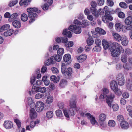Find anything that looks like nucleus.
<instances>
[{
	"label": "nucleus",
	"mask_w": 132,
	"mask_h": 132,
	"mask_svg": "<svg viewBox=\"0 0 132 132\" xmlns=\"http://www.w3.org/2000/svg\"><path fill=\"white\" fill-rule=\"evenodd\" d=\"M81 28L80 27L78 26L71 24L69 26L68 29H64L63 30L62 34L63 35H66L68 38H70L72 36L71 33L73 32L72 30H73L75 33L78 34H80L81 32Z\"/></svg>",
	"instance_id": "nucleus-1"
},
{
	"label": "nucleus",
	"mask_w": 132,
	"mask_h": 132,
	"mask_svg": "<svg viewBox=\"0 0 132 132\" xmlns=\"http://www.w3.org/2000/svg\"><path fill=\"white\" fill-rule=\"evenodd\" d=\"M111 54L113 57L118 56L121 53H123L124 50L122 47L119 44L115 42L113 43L110 47Z\"/></svg>",
	"instance_id": "nucleus-2"
},
{
	"label": "nucleus",
	"mask_w": 132,
	"mask_h": 132,
	"mask_svg": "<svg viewBox=\"0 0 132 132\" xmlns=\"http://www.w3.org/2000/svg\"><path fill=\"white\" fill-rule=\"evenodd\" d=\"M90 3L92 7L90 8V11L94 16H101L104 14V11L101 9H99L98 11H96V3L94 1H92Z\"/></svg>",
	"instance_id": "nucleus-3"
},
{
	"label": "nucleus",
	"mask_w": 132,
	"mask_h": 132,
	"mask_svg": "<svg viewBox=\"0 0 132 132\" xmlns=\"http://www.w3.org/2000/svg\"><path fill=\"white\" fill-rule=\"evenodd\" d=\"M66 64L64 63H62L61 67L62 73L67 78H70L71 76V75L72 73V68L69 67L67 68Z\"/></svg>",
	"instance_id": "nucleus-4"
},
{
	"label": "nucleus",
	"mask_w": 132,
	"mask_h": 132,
	"mask_svg": "<svg viewBox=\"0 0 132 132\" xmlns=\"http://www.w3.org/2000/svg\"><path fill=\"white\" fill-rule=\"evenodd\" d=\"M114 94H112L108 95H104V94H102L100 95L99 98L102 100L107 97L106 100V102L109 106L111 107V103L113 101V99L114 98Z\"/></svg>",
	"instance_id": "nucleus-5"
},
{
	"label": "nucleus",
	"mask_w": 132,
	"mask_h": 132,
	"mask_svg": "<svg viewBox=\"0 0 132 132\" xmlns=\"http://www.w3.org/2000/svg\"><path fill=\"white\" fill-rule=\"evenodd\" d=\"M110 86L111 89L116 94L120 95L122 94L121 91L118 88L117 83L116 81L112 80L110 83Z\"/></svg>",
	"instance_id": "nucleus-6"
},
{
	"label": "nucleus",
	"mask_w": 132,
	"mask_h": 132,
	"mask_svg": "<svg viewBox=\"0 0 132 132\" xmlns=\"http://www.w3.org/2000/svg\"><path fill=\"white\" fill-rule=\"evenodd\" d=\"M27 11L29 13L28 16H37L38 15L37 13H39L41 12L35 7L28 8L27 9Z\"/></svg>",
	"instance_id": "nucleus-7"
},
{
	"label": "nucleus",
	"mask_w": 132,
	"mask_h": 132,
	"mask_svg": "<svg viewBox=\"0 0 132 132\" xmlns=\"http://www.w3.org/2000/svg\"><path fill=\"white\" fill-rule=\"evenodd\" d=\"M35 84H34L32 86L31 91L32 93L35 92H40L42 93H45L46 91V88L44 87L36 86Z\"/></svg>",
	"instance_id": "nucleus-8"
},
{
	"label": "nucleus",
	"mask_w": 132,
	"mask_h": 132,
	"mask_svg": "<svg viewBox=\"0 0 132 132\" xmlns=\"http://www.w3.org/2000/svg\"><path fill=\"white\" fill-rule=\"evenodd\" d=\"M116 79L119 85L122 86L124 85L125 82V79L123 75L120 73L117 75Z\"/></svg>",
	"instance_id": "nucleus-9"
},
{
	"label": "nucleus",
	"mask_w": 132,
	"mask_h": 132,
	"mask_svg": "<svg viewBox=\"0 0 132 132\" xmlns=\"http://www.w3.org/2000/svg\"><path fill=\"white\" fill-rule=\"evenodd\" d=\"M35 107L37 112H39L43 110L44 107V104L41 102H38L36 103Z\"/></svg>",
	"instance_id": "nucleus-10"
},
{
	"label": "nucleus",
	"mask_w": 132,
	"mask_h": 132,
	"mask_svg": "<svg viewBox=\"0 0 132 132\" xmlns=\"http://www.w3.org/2000/svg\"><path fill=\"white\" fill-rule=\"evenodd\" d=\"M4 127L7 129H10L13 127V123L10 121H5L4 123Z\"/></svg>",
	"instance_id": "nucleus-11"
},
{
	"label": "nucleus",
	"mask_w": 132,
	"mask_h": 132,
	"mask_svg": "<svg viewBox=\"0 0 132 132\" xmlns=\"http://www.w3.org/2000/svg\"><path fill=\"white\" fill-rule=\"evenodd\" d=\"M85 115V116L88 117V119H90V122L92 125H95L96 122L98 123L97 121L95 120V118L93 115H91L90 113H87Z\"/></svg>",
	"instance_id": "nucleus-12"
},
{
	"label": "nucleus",
	"mask_w": 132,
	"mask_h": 132,
	"mask_svg": "<svg viewBox=\"0 0 132 132\" xmlns=\"http://www.w3.org/2000/svg\"><path fill=\"white\" fill-rule=\"evenodd\" d=\"M126 82L127 89L130 91L132 90V82L131 80L128 78L127 79Z\"/></svg>",
	"instance_id": "nucleus-13"
},
{
	"label": "nucleus",
	"mask_w": 132,
	"mask_h": 132,
	"mask_svg": "<svg viewBox=\"0 0 132 132\" xmlns=\"http://www.w3.org/2000/svg\"><path fill=\"white\" fill-rule=\"evenodd\" d=\"M71 59V56L69 54H67L64 55L63 58V59L64 62H69V63H67V64H69L71 62L70 60Z\"/></svg>",
	"instance_id": "nucleus-14"
},
{
	"label": "nucleus",
	"mask_w": 132,
	"mask_h": 132,
	"mask_svg": "<svg viewBox=\"0 0 132 132\" xmlns=\"http://www.w3.org/2000/svg\"><path fill=\"white\" fill-rule=\"evenodd\" d=\"M87 58V56L85 54L81 55L79 56L77 58L78 62L82 63L85 61Z\"/></svg>",
	"instance_id": "nucleus-15"
},
{
	"label": "nucleus",
	"mask_w": 132,
	"mask_h": 132,
	"mask_svg": "<svg viewBox=\"0 0 132 132\" xmlns=\"http://www.w3.org/2000/svg\"><path fill=\"white\" fill-rule=\"evenodd\" d=\"M50 79L51 81H53L54 83H56L59 81L60 77L59 76L56 77L55 75H52L50 77Z\"/></svg>",
	"instance_id": "nucleus-16"
},
{
	"label": "nucleus",
	"mask_w": 132,
	"mask_h": 132,
	"mask_svg": "<svg viewBox=\"0 0 132 132\" xmlns=\"http://www.w3.org/2000/svg\"><path fill=\"white\" fill-rule=\"evenodd\" d=\"M68 82L65 79H62L61 80L59 86L61 88H64L67 85Z\"/></svg>",
	"instance_id": "nucleus-17"
},
{
	"label": "nucleus",
	"mask_w": 132,
	"mask_h": 132,
	"mask_svg": "<svg viewBox=\"0 0 132 132\" xmlns=\"http://www.w3.org/2000/svg\"><path fill=\"white\" fill-rule=\"evenodd\" d=\"M89 25V23L88 21L87 20H82L81 22L80 27L81 28H85L88 26Z\"/></svg>",
	"instance_id": "nucleus-18"
},
{
	"label": "nucleus",
	"mask_w": 132,
	"mask_h": 132,
	"mask_svg": "<svg viewBox=\"0 0 132 132\" xmlns=\"http://www.w3.org/2000/svg\"><path fill=\"white\" fill-rule=\"evenodd\" d=\"M12 24L14 27L16 28H20L21 26V23L18 21L15 20L12 23Z\"/></svg>",
	"instance_id": "nucleus-19"
},
{
	"label": "nucleus",
	"mask_w": 132,
	"mask_h": 132,
	"mask_svg": "<svg viewBox=\"0 0 132 132\" xmlns=\"http://www.w3.org/2000/svg\"><path fill=\"white\" fill-rule=\"evenodd\" d=\"M31 0H21L19 2V4L21 6L23 5L24 6L26 7L28 5L29 3Z\"/></svg>",
	"instance_id": "nucleus-20"
},
{
	"label": "nucleus",
	"mask_w": 132,
	"mask_h": 132,
	"mask_svg": "<svg viewBox=\"0 0 132 132\" xmlns=\"http://www.w3.org/2000/svg\"><path fill=\"white\" fill-rule=\"evenodd\" d=\"M21 15V13L20 12L18 13H14L12 14L11 16L9 12H6L4 15V16H19Z\"/></svg>",
	"instance_id": "nucleus-21"
},
{
	"label": "nucleus",
	"mask_w": 132,
	"mask_h": 132,
	"mask_svg": "<svg viewBox=\"0 0 132 132\" xmlns=\"http://www.w3.org/2000/svg\"><path fill=\"white\" fill-rule=\"evenodd\" d=\"M121 128L124 129H127L129 127L128 123L124 121L120 123Z\"/></svg>",
	"instance_id": "nucleus-22"
},
{
	"label": "nucleus",
	"mask_w": 132,
	"mask_h": 132,
	"mask_svg": "<svg viewBox=\"0 0 132 132\" xmlns=\"http://www.w3.org/2000/svg\"><path fill=\"white\" fill-rule=\"evenodd\" d=\"M14 30L10 29L6 31L4 33V35L5 37L9 36L11 35L13 33Z\"/></svg>",
	"instance_id": "nucleus-23"
},
{
	"label": "nucleus",
	"mask_w": 132,
	"mask_h": 132,
	"mask_svg": "<svg viewBox=\"0 0 132 132\" xmlns=\"http://www.w3.org/2000/svg\"><path fill=\"white\" fill-rule=\"evenodd\" d=\"M54 60H55L54 55L53 56H51L50 59H48L47 60V62L45 63V65L48 66L50 65L53 63V61Z\"/></svg>",
	"instance_id": "nucleus-24"
},
{
	"label": "nucleus",
	"mask_w": 132,
	"mask_h": 132,
	"mask_svg": "<svg viewBox=\"0 0 132 132\" xmlns=\"http://www.w3.org/2000/svg\"><path fill=\"white\" fill-rule=\"evenodd\" d=\"M102 44L104 49L105 50L108 49L110 47L108 43L105 39L102 40Z\"/></svg>",
	"instance_id": "nucleus-25"
},
{
	"label": "nucleus",
	"mask_w": 132,
	"mask_h": 132,
	"mask_svg": "<svg viewBox=\"0 0 132 132\" xmlns=\"http://www.w3.org/2000/svg\"><path fill=\"white\" fill-rule=\"evenodd\" d=\"M10 26L9 24H6L0 26V32L7 30L10 28Z\"/></svg>",
	"instance_id": "nucleus-26"
},
{
	"label": "nucleus",
	"mask_w": 132,
	"mask_h": 132,
	"mask_svg": "<svg viewBox=\"0 0 132 132\" xmlns=\"http://www.w3.org/2000/svg\"><path fill=\"white\" fill-rule=\"evenodd\" d=\"M127 30L132 31V23L131 24L127 27L124 25L122 26V31H123L125 32Z\"/></svg>",
	"instance_id": "nucleus-27"
},
{
	"label": "nucleus",
	"mask_w": 132,
	"mask_h": 132,
	"mask_svg": "<svg viewBox=\"0 0 132 132\" xmlns=\"http://www.w3.org/2000/svg\"><path fill=\"white\" fill-rule=\"evenodd\" d=\"M113 19V17H102V20L105 23H108L109 21H111Z\"/></svg>",
	"instance_id": "nucleus-28"
},
{
	"label": "nucleus",
	"mask_w": 132,
	"mask_h": 132,
	"mask_svg": "<svg viewBox=\"0 0 132 132\" xmlns=\"http://www.w3.org/2000/svg\"><path fill=\"white\" fill-rule=\"evenodd\" d=\"M106 115L104 113L100 114L99 116L100 120L101 122L104 121L106 119Z\"/></svg>",
	"instance_id": "nucleus-29"
},
{
	"label": "nucleus",
	"mask_w": 132,
	"mask_h": 132,
	"mask_svg": "<svg viewBox=\"0 0 132 132\" xmlns=\"http://www.w3.org/2000/svg\"><path fill=\"white\" fill-rule=\"evenodd\" d=\"M125 22L126 25H129L132 22V17H127L125 19Z\"/></svg>",
	"instance_id": "nucleus-30"
},
{
	"label": "nucleus",
	"mask_w": 132,
	"mask_h": 132,
	"mask_svg": "<svg viewBox=\"0 0 132 132\" xmlns=\"http://www.w3.org/2000/svg\"><path fill=\"white\" fill-rule=\"evenodd\" d=\"M122 44L124 46L127 45L128 44V39L126 37L123 38L121 40Z\"/></svg>",
	"instance_id": "nucleus-31"
},
{
	"label": "nucleus",
	"mask_w": 132,
	"mask_h": 132,
	"mask_svg": "<svg viewBox=\"0 0 132 132\" xmlns=\"http://www.w3.org/2000/svg\"><path fill=\"white\" fill-rule=\"evenodd\" d=\"M95 30L98 32L100 35L101 34L104 35L106 33L105 31L104 30L99 27L96 28Z\"/></svg>",
	"instance_id": "nucleus-32"
},
{
	"label": "nucleus",
	"mask_w": 132,
	"mask_h": 132,
	"mask_svg": "<svg viewBox=\"0 0 132 132\" xmlns=\"http://www.w3.org/2000/svg\"><path fill=\"white\" fill-rule=\"evenodd\" d=\"M115 27L116 30L119 31H120L122 30V26L121 27V26L120 23H117L115 25Z\"/></svg>",
	"instance_id": "nucleus-33"
},
{
	"label": "nucleus",
	"mask_w": 132,
	"mask_h": 132,
	"mask_svg": "<svg viewBox=\"0 0 132 132\" xmlns=\"http://www.w3.org/2000/svg\"><path fill=\"white\" fill-rule=\"evenodd\" d=\"M108 8V7L107 6H106L104 7V9L106 10H105V14L106 15H103L102 16H111L110 15L111 12H110L109 11L107 10L108 9H107Z\"/></svg>",
	"instance_id": "nucleus-34"
},
{
	"label": "nucleus",
	"mask_w": 132,
	"mask_h": 132,
	"mask_svg": "<svg viewBox=\"0 0 132 132\" xmlns=\"http://www.w3.org/2000/svg\"><path fill=\"white\" fill-rule=\"evenodd\" d=\"M113 36L117 41H119L121 40L122 38L121 36L118 34L117 33H114Z\"/></svg>",
	"instance_id": "nucleus-35"
},
{
	"label": "nucleus",
	"mask_w": 132,
	"mask_h": 132,
	"mask_svg": "<svg viewBox=\"0 0 132 132\" xmlns=\"http://www.w3.org/2000/svg\"><path fill=\"white\" fill-rule=\"evenodd\" d=\"M76 100L70 101V105L71 108H75L76 106Z\"/></svg>",
	"instance_id": "nucleus-36"
},
{
	"label": "nucleus",
	"mask_w": 132,
	"mask_h": 132,
	"mask_svg": "<svg viewBox=\"0 0 132 132\" xmlns=\"http://www.w3.org/2000/svg\"><path fill=\"white\" fill-rule=\"evenodd\" d=\"M120 6L123 9H126L128 7L127 5L125 2H122L119 4Z\"/></svg>",
	"instance_id": "nucleus-37"
},
{
	"label": "nucleus",
	"mask_w": 132,
	"mask_h": 132,
	"mask_svg": "<svg viewBox=\"0 0 132 132\" xmlns=\"http://www.w3.org/2000/svg\"><path fill=\"white\" fill-rule=\"evenodd\" d=\"M101 49L100 46L98 45L95 46L93 49V51L96 52H99Z\"/></svg>",
	"instance_id": "nucleus-38"
},
{
	"label": "nucleus",
	"mask_w": 132,
	"mask_h": 132,
	"mask_svg": "<svg viewBox=\"0 0 132 132\" xmlns=\"http://www.w3.org/2000/svg\"><path fill=\"white\" fill-rule=\"evenodd\" d=\"M94 42V41L92 37L88 38L87 40V45H92L93 44Z\"/></svg>",
	"instance_id": "nucleus-39"
},
{
	"label": "nucleus",
	"mask_w": 132,
	"mask_h": 132,
	"mask_svg": "<svg viewBox=\"0 0 132 132\" xmlns=\"http://www.w3.org/2000/svg\"><path fill=\"white\" fill-rule=\"evenodd\" d=\"M53 116V113L52 111H48L46 113V116L48 118H52Z\"/></svg>",
	"instance_id": "nucleus-40"
},
{
	"label": "nucleus",
	"mask_w": 132,
	"mask_h": 132,
	"mask_svg": "<svg viewBox=\"0 0 132 132\" xmlns=\"http://www.w3.org/2000/svg\"><path fill=\"white\" fill-rule=\"evenodd\" d=\"M74 109L71 108L69 110V114L71 116L74 115L76 112V110Z\"/></svg>",
	"instance_id": "nucleus-41"
},
{
	"label": "nucleus",
	"mask_w": 132,
	"mask_h": 132,
	"mask_svg": "<svg viewBox=\"0 0 132 132\" xmlns=\"http://www.w3.org/2000/svg\"><path fill=\"white\" fill-rule=\"evenodd\" d=\"M64 50L63 48H59L57 51V54L62 56L64 53Z\"/></svg>",
	"instance_id": "nucleus-42"
},
{
	"label": "nucleus",
	"mask_w": 132,
	"mask_h": 132,
	"mask_svg": "<svg viewBox=\"0 0 132 132\" xmlns=\"http://www.w3.org/2000/svg\"><path fill=\"white\" fill-rule=\"evenodd\" d=\"M121 60L123 62L125 63L127 62V56L126 54H123L121 55Z\"/></svg>",
	"instance_id": "nucleus-43"
},
{
	"label": "nucleus",
	"mask_w": 132,
	"mask_h": 132,
	"mask_svg": "<svg viewBox=\"0 0 132 132\" xmlns=\"http://www.w3.org/2000/svg\"><path fill=\"white\" fill-rule=\"evenodd\" d=\"M127 111L129 112L130 116L132 117V106L130 105H128L126 107Z\"/></svg>",
	"instance_id": "nucleus-44"
},
{
	"label": "nucleus",
	"mask_w": 132,
	"mask_h": 132,
	"mask_svg": "<svg viewBox=\"0 0 132 132\" xmlns=\"http://www.w3.org/2000/svg\"><path fill=\"white\" fill-rule=\"evenodd\" d=\"M117 121L118 123L124 121V118L123 116L121 115H118L117 117Z\"/></svg>",
	"instance_id": "nucleus-45"
},
{
	"label": "nucleus",
	"mask_w": 132,
	"mask_h": 132,
	"mask_svg": "<svg viewBox=\"0 0 132 132\" xmlns=\"http://www.w3.org/2000/svg\"><path fill=\"white\" fill-rule=\"evenodd\" d=\"M54 57L55 60L58 62L60 61L62 58V56L59 54H57V55H55Z\"/></svg>",
	"instance_id": "nucleus-46"
},
{
	"label": "nucleus",
	"mask_w": 132,
	"mask_h": 132,
	"mask_svg": "<svg viewBox=\"0 0 132 132\" xmlns=\"http://www.w3.org/2000/svg\"><path fill=\"white\" fill-rule=\"evenodd\" d=\"M14 121L16 123L18 127L19 128V129L21 128V123L20 121L18 119H15Z\"/></svg>",
	"instance_id": "nucleus-47"
},
{
	"label": "nucleus",
	"mask_w": 132,
	"mask_h": 132,
	"mask_svg": "<svg viewBox=\"0 0 132 132\" xmlns=\"http://www.w3.org/2000/svg\"><path fill=\"white\" fill-rule=\"evenodd\" d=\"M74 43L72 41H69L67 42L66 44H64L65 47H72Z\"/></svg>",
	"instance_id": "nucleus-48"
},
{
	"label": "nucleus",
	"mask_w": 132,
	"mask_h": 132,
	"mask_svg": "<svg viewBox=\"0 0 132 132\" xmlns=\"http://www.w3.org/2000/svg\"><path fill=\"white\" fill-rule=\"evenodd\" d=\"M53 98L52 96H48L47 98L46 102L48 104L51 103L53 101Z\"/></svg>",
	"instance_id": "nucleus-49"
},
{
	"label": "nucleus",
	"mask_w": 132,
	"mask_h": 132,
	"mask_svg": "<svg viewBox=\"0 0 132 132\" xmlns=\"http://www.w3.org/2000/svg\"><path fill=\"white\" fill-rule=\"evenodd\" d=\"M108 125L110 126L114 127L116 125L115 122L114 120H110L108 122Z\"/></svg>",
	"instance_id": "nucleus-50"
},
{
	"label": "nucleus",
	"mask_w": 132,
	"mask_h": 132,
	"mask_svg": "<svg viewBox=\"0 0 132 132\" xmlns=\"http://www.w3.org/2000/svg\"><path fill=\"white\" fill-rule=\"evenodd\" d=\"M51 70L52 72L54 73L57 74L59 73V71L57 68H56L55 67H52Z\"/></svg>",
	"instance_id": "nucleus-51"
},
{
	"label": "nucleus",
	"mask_w": 132,
	"mask_h": 132,
	"mask_svg": "<svg viewBox=\"0 0 132 132\" xmlns=\"http://www.w3.org/2000/svg\"><path fill=\"white\" fill-rule=\"evenodd\" d=\"M18 2V0H13L12 2H10L9 6L10 7L16 4Z\"/></svg>",
	"instance_id": "nucleus-52"
},
{
	"label": "nucleus",
	"mask_w": 132,
	"mask_h": 132,
	"mask_svg": "<svg viewBox=\"0 0 132 132\" xmlns=\"http://www.w3.org/2000/svg\"><path fill=\"white\" fill-rule=\"evenodd\" d=\"M68 41V38L66 37H61V42L64 44H66Z\"/></svg>",
	"instance_id": "nucleus-53"
},
{
	"label": "nucleus",
	"mask_w": 132,
	"mask_h": 132,
	"mask_svg": "<svg viewBox=\"0 0 132 132\" xmlns=\"http://www.w3.org/2000/svg\"><path fill=\"white\" fill-rule=\"evenodd\" d=\"M84 13L87 16H92L90 14V12L88 9L86 8L85 9Z\"/></svg>",
	"instance_id": "nucleus-54"
},
{
	"label": "nucleus",
	"mask_w": 132,
	"mask_h": 132,
	"mask_svg": "<svg viewBox=\"0 0 132 132\" xmlns=\"http://www.w3.org/2000/svg\"><path fill=\"white\" fill-rule=\"evenodd\" d=\"M56 114L58 117H61L62 116V114L61 111L60 110H58L56 111Z\"/></svg>",
	"instance_id": "nucleus-55"
},
{
	"label": "nucleus",
	"mask_w": 132,
	"mask_h": 132,
	"mask_svg": "<svg viewBox=\"0 0 132 132\" xmlns=\"http://www.w3.org/2000/svg\"><path fill=\"white\" fill-rule=\"evenodd\" d=\"M36 76L33 75L31 77L30 79V83L31 84H32L36 80Z\"/></svg>",
	"instance_id": "nucleus-56"
},
{
	"label": "nucleus",
	"mask_w": 132,
	"mask_h": 132,
	"mask_svg": "<svg viewBox=\"0 0 132 132\" xmlns=\"http://www.w3.org/2000/svg\"><path fill=\"white\" fill-rule=\"evenodd\" d=\"M36 113V112L30 113V117L31 119H33L37 117Z\"/></svg>",
	"instance_id": "nucleus-57"
},
{
	"label": "nucleus",
	"mask_w": 132,
	"mask_h": 132,
	"mask_svg": "<svg viewBox=\"0 0 132 132\" xmlns=\"http://www.w3.org/2000/svg\"><path fill=\"white\" fill-rule=\"evenodd\" d=\"M58 106L60 109H63L64 107V103L61 102H59L58 103Z\"/></svg>",
	"instance_id": "nucleus-58"
},
{
	"label": "nucleus",
	"mask_w": 132,
	"mask_h": 132,
	"mask_svg": "<svg viewBox=\"0 0 132 132\" xmlns=\"http://www.w3.org/2000/svg\"><path fill=\"white\" fill-rule=\"evenodd\" d=\"M42 7L43 10H46L48 9L49 6L47 4L45 3L42 5Z\"/></svg>",
	"instance_id": "nucleus-59"
},
{
	"label": "nucleus",
	"mask_w": 132,
	"mask_h": 132,
	"mask_svg": "<svg viewBox=\"0 0 132 132\" xmlns=\"http://www.w3.org/2000/svg\"><path fill=\"white\" fill-rule=\"evenodd\" d=\"M119 106L117 104H114L112 105V108L114 111H117L118 109Z\"/></svg>",
	"instance_id": "nucleus-60"
},
{
	"label": "nucleus",
	"mask_w": 132,
	"mask_h": 132,
	"mask_svg": "<svg viewBox=\"0 0 132 132\" xmlns=\"http://www.w3.org/2000/svg\"><path fill=\"white\" fill-rule=\"evenodd\" d=\"M95 43L97 45L100 46L101 44V43L100 39H96L95 41Z\"/></svg>",
	"instance_id": "nucleus-61"
},
{
	"label": "nucleus",
	"mask_w": 132,
	"mask_h": 132,
	"mask_svg": "<svg viewBox=\"0 0 132 132\" xmlns=\"http://www.w3.org/2000/svg\"><path fill=\"white\" fill-rule=\"evenodd\" d=\"M123 68L127 70H129L130 69V67L128 64H126L123 65Z\"/></svg>",
	"instance_id": "nucleus-62"
},
{
	"label": "nucleus",
	"mask_w": 132,
	"mask_h": 132,
	"mask_svg": "<svg viewBox=\"0 0 132 132\" xmlns=\"http://www.w3.org/2000/svg\"><path fill=\"white\" fill-rule=\"evenodd\" d=\"M43 94L40 93L36 94L35 96V98L36 99H39L42 97Z\"/></svg>",
	"instance_id": "nucleus-63"
},
{
	"label": "nucleus",
	"mask_w": 132,
	"mask_h": 132,
	"mask_svg": "<svg viewBox=\"0 0 132 132\" xmlns=\"http://www.w3.org/2000/svg\"><path fill=\"white\" fill-rule=\"evenodd\" d=\"M91 45H87L86 46L85 48V50L86 51H89L91 48Z\"/></svg>",
	"instance_id": "nucleus-64"
}]
</instances>
